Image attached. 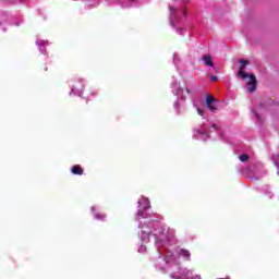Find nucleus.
<instances>
[{"label":"nucleus","instance_id":"nucleus-8","mask_svg":"<svg viewBox=\"0 0 279 279\" xmlns=\"http://www.w3.org/2000/svg\"><path fill=\"white\" fill-rule=\"evenodd\" d=\"M95 218H96L98 221H105V220H106V215H104V214H96V215H95Z\"/></svg>","mask_w":279,"mask_h":279},{"label":"nucleus","instance_id":"nucleus-3","mask_svg":"<svg viewBox=\"0 0 279 279\" xmlns=\"http://www.w3.org/2000/svg\"><path fill=\"white\" fill-rule=\"evenodd\" d=\"M138 204H140V206L142 204L145 205L144 209H140L138 217H142V219H146V217H147L146 210H149V208H151V205L149 204V199L145 198L142 202H138Z\"/></svg>","mask_w":279,"mask_h":279},{"label":"nucleus","instance_id":"nucleus-12","mask_svg":"<svg viewBox=\"0 0 279 279\" xmlns=\"http://www.w3.org/2000/svg\"><path fill=\"white\" fill-rule=\"evenodd\" d=\"M254 114H255L257 121H260V116L257 112H254Z\"/></svg>","mask_w":279,"mask_h":279},{"label":"nucleus","instance_id":"nucleus-4","mask_svg":"<svg viewBox=\"0 0 279 279\" xmlns=\"http://www.w3.org/2000/svg\"><path fill=\"white\" fill-rule=\"evenodd\" d=\"M73 175H84V169L80 165H75L71 168Z\"/></svg>","mask_w":279,"mask_h":279},{"label":"nucleus","instance_id":"nucleus-5","mask_svg":"<svg viewBox=\"0 0 279 279\" xmlns=\"http://www.w3.org/2000/svg\"><path fill=\"white\" fill-rule=\"evenodd\" d=\"M203 62L206 64V66H215V63L213 62V57L210 54L203 56Z\"/></svg>","mask_w":279,"mask_h":279},{"label":"nucleus","instance_id":"nucleus-1","mask_svg":"<svg viewBox=\"0 0 279 279\" xmlns=\"http://www.w3.org/2000/svg\"><path fill=\"white\" fill-rule=\"evenodd\" d=\"M240 66H239V72H238V77H241V80H247V77L250 78V81L247 82V86H248V92L250 93H254L256 90V76L254 74H247L245 73V68L250 65V61L245 60V59H240L239 60Z\"/></svg>","mask_w":279,"mask_h":279},{"label":"nucleus","instance_id":"nucleus-7","mask_svg":"<svg viewBox=\"0 0 279 279\" xmlns=\"http://www.w3.org/2000/svg\"><path fill=\"white\" fill-rule=\"evenodd\" d=\"M241 162H247L250 160V156L247 154L240 155Z\"/></svg>","mask_w":279,"mask_h":279},{"label":"nucleus","instance_id":"nucleus-6","mask_svg":"<svg viewBox=\"0 0 279 279\" xmlns=\"http://www.w3.org/2000/svg\"><path fill=\"white\" fill-rule=\"evenodd\" d=\"M180 256H182L183 258H185V260H191V252H189V250L185 248H181L179 251Z\"/></svg>","mask_w":279,"mask_h":279},{"label":"nucleus","instance_id":"nucleus-9","mask_svg":"<svg viewBox=\"0 0 279 279\" xmlns=\"http://www.w3.org/2000/svg\"><path fill=\"white\" fill-rule=\"evenodd\" d=\"M196 134H199L201 136H204L206 134V132H204L202 129H197Z\"/></svg>","mask_w":279,"mask_h":279},{"label":"nucleus","instance_id":"nucleus-11","mask_svg":"<svg viewBox=\"0 0 279 279\" xmlns=\"http://www.w3.org/2000/svg\"><path fill=\"white\" fill-rule=\"evenodd\" d=\"M217 80H219V77H217V76H211L210 77V82H217Z\"/></svg>","mask_w":279,"mask_h":279},{"label":"nucleus","instance_id":"nucleus-10","mask_svg":"<svg viewBox=\"0 0 279 279\" xmlns=\"http://www.w3.org/2000/svg\"><path fill=\"white\" fill-rule=\"evenodd\" d=\"M197 114H199V117H204V110L201 108H197Z\"/></svg>","mask_w":279,"mask_h":279},{"label":"nucleus","instance_id":"nucleus-13","mask_svg":"<svg viewBox=\"0 0 279 279\" xmlns=\"http://www.w3.org/2000/svg\"><path fill=\"white\" fill-rule=\"evenodd\" d=\"M211 128H213L214 130H217V124H213Z\"/></svg>","mask_w":279,"mask_h":279},{"label":"nucleus","instance_id":"nucleus-2","mask_svg":"<svg viewBox=\"0 0 279 279\" xmlns=\"http://www.w3.org/2000/svg\"><path fill=\"white\" fill-rule=\"evenodd\" d=\"M206 106L211 112H215L216 110H218L219 100L211 95H207Z\"/></svg>","mask_w":279,"mask_h":279}]
</instances>
